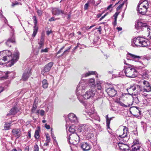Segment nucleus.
Masks as SVG:
<instances>
[{
  "label": "nucleus",
  "instance_id": "obj_1",
  "mask_svg": "<svg viewBox=\"0 0 151 151\" xmlns=\"http://www.w3.org/2000/svg\"><path fill=\"white\" fill-rule=\"evenodd\" d=\"M12 53L9 51H6L0 52V58L8 63V65L11 66L18 60L19 58V52L16 51L13 54V56H11Z\"/></svg>",
  "mask_w": 151,
  "mask_h": 151
},
{
  "label": "nucleus",
  "instance_id": "obj_2",
  "mask_svg": "<svg viewBox=\"0 0 151 151\" xmlns=\"http://www.w3.org/2000/svg\"><path fill=\"white\" fill-rule=\"evenodd\" d=\"M150 44L148 40L144 37H135L132 40L131 45L133 47H145Z\"/></svg>",
  "mask_w": 151,
  "mask_h": 151
},
{
  "label": "nucleus",
  "instance_id": "obj_3",
  "mask_svg": "<svg viewBox=\"0 0 151 151\" xmlns=\"http://www.w3.org/2000/svg\"><path fill=\"white\" fill-rule=\"evenodd\" d=\"M86 84L84 82H80L78 85L76 90V93L80 101L82 103H84L83 99L80 97H83V93L85 92L86 89Z\"/></svg>",
  "mask_w": 151,
  "mask_h": 151
},
{
  "label": "nucleus",
  "instance_id": "obj_4",
  "mask_svg": "<svg viewBox=\"0 0 151 151\" xmlns=\"http://www.w3.org/2000/svg\"><path fill=\"white\" fill-rule=\"evenodd\" d=\"M141 58L140 56L129 53H128L127 55V60H132L137 62L135 67L138 69H142L145 68L142 61L139 60V59Z\"/></svg>",
  "mask_w": 151,
  "mask_h": 151
},
{
  "label": "nucleus",
  "instance_id": "obj_5",
  "mask_svg": "<svg viewBox=\"0 0 151 151\" xmlns=\"http://www.w3.org/2000/svg\"><path fill=\"white\" fill-rule=\"evenodd\" d=\"M123 72L128 77L134 78L137 75V71L133 68L132 65L125 66Z\"/></svg>",
  "mask_w": 151,
  "mask_h": 151
},
{
  "label": "nucleus",
  "instance_id": "obj_6",
  "mask_svg": "<svg viewBox=\"0 0 151 151\" xmlns=\"http://www.w3.org/2000/svg\"><path fill=\"white\" fill-rule=\"evenodd\" d=\"M128 130V128L126 126L122 127L118 130L116 135L118 137V138L121 142L126 141L124 139L127 137Z\"/></svg>",
  "mask_w": 151,
  "mask_h": 151
},
{
  "label": "nucleus",
  "instance_id": "obj_7",
  "mask_svg": "<svg viewBox=\"0 0 151 151\" xmlns=\"http://www.w3.org/2000/svg\"><path fill=\"white\" fill-rule=\"evenodd\" d=\"M149 5V3L147 1H144L141 3L139 2L137 7V10L140 14H145L147 12Z\"/></svg>",
  "mask_w": 151,
  "mask_h": 151
},
{
  "label": "nucleus",
  "instance_id": "obj_8",
  "mask_svg": "<svg viewBox=\"0 0 151 151\" xmlns=\"http://www.w3.org/2000/svg\"><path fill=\"white\" fill-rule=\"evenodd\" d=\"M66 126L67 128L70 124L69 122L73 123H77L78 122V119L76 115L73 113L69 114L68 118L66 119Z\"/></svg>",
  "mask_w": 151,
  "mask_h": 151
},
{
  "label": "nucleus",
  "instance_id": "obj_9",
  "mask_svg": "<svg viewBox=\"0 0 151 151\" xmlns=\"http://www.w3.org/2000/svg\"><path fill=\"white\" fill-rule=\"evenodd\" d=\"M68 142L74 145L78 144L79 142L80 137L78 134H70L69 137L68 138Z\"/></svg>",
  "mask_w": 151,
  "mask_h": 151
},
{
  "label": "nucleus",
  "instance_id": "obj_10",
  "mask_svg": "<svg viewBox=\"0 0 151 151\" xmlns=\"http://www.w3.org/2000/svg\"><path fill=\"white\" fill-rule=\"evenodd\" d=\"M96 92V88H91L86 92L83 95V97L85 99H88L93 97Z\"/></svg>",
  "mask_w": 151,
  "mask_h": 151
},
{
  "label": "nucleus",
  "instance_id": "obj_11",
  "mask_svg": "<svg viewBox=\"0 0 151 151\" xmlns=\"http://www.w3.org/2000/svg\"><path fill=\"white\" fill-rule=\"evenodd\" d=\"M88 114L91 118L99 122L100 121V117L97 115L96 113L94 112L93 108H92L91 111H89Z\"/></svg>",
  "mask_w": 151,
  "mask_h": 151
},
{
  "label": "nucleus",
  "instance_id": "obj_12",
  "mask_svg": "<svg viewBox=\"0 0 151 151\" xmlns=\"http://www.w3.org/2000/svg\"><path fill=\"white\" fill-rule=\"evenodd\" d=\"M31 74V69L29 68H26L22 76V79L24 81L27 80Z\"/></svg>",
  "mask_w": 151,
  "mask_h": 151
},
{
  "label": "nucleus",
  "instance_id": "obj_13",
  "mask_svg": "<svg viewBox=\"0 0 151 151\" xmlns=\"http://www.w3.org/2000/svg\"><path fill=\"white\" fill-rule=\"evenodd\" d=\"M32 19H33L34 23V24L35 26L34 27L33 32L32 34V37H35L38 31V27L37 26V17L35 16L33 17Z\"/></svg>",
  "mask_w": 151,
  "mask_h": 151
},
{
  "label": "nucleus",
  "instance_id": "obj_14",
  "mask_svg": "<svg viewBox=\"0 0 151 151\" xmlns=\"http://www.w3.org/2000/svg\"><path fill=\"white\" fill-rule=\"evenodd\" d=\"M106 91L108 95L111 97L114 96L117 93V91L114 87H110L106 89Z\"/></svg>",
  "mask_w": 151,
  "mask_h": 151
},
{
  "label": "nucleus",
  "instance_id": "obj_15",
  "mask_svg": "<svg viewBox=\"0 0 151 151\" xmlns=\"http://www.w3.org/2000/svg\"><path fill=\"white\" fill-rule=\"evenodd\" d=\"M52 14L55 15H58L61 14H66V13L64 11L57 8H53L52 10Z\"/></svg>",
  "mask_w": 151,
  "mask_h": 151
},
{
  "label": "nucleus",
  "instance_id": "obj_16",
  "mask_svg": "<svg viewBox=\"0 0 151 151\" xmlns=\"http://www.w3.org/2000/svg\"><path fill=\"white\" fill-rule=\"evenodd\" d=\"M12 132L13 136L16 137V139H18L22 135L20 129H12Z\"/></svg>",
  "mask_w": 151,
  "mask_h": 151
},
{
  "label": "nucleus",
  "instance_id": "obj_17",
  "mask_svg": "<svg viewBox=\"0 0 151 151\" xmlns=\"http://www.w3.org/2000/svg\"><path fill=\"white\" fill-rule=\"evenodd\" d=\"M129 111L131 114L134 116L137 115L138 113H139V114H140V111L136 107H131L129 109Z\"/></svg>",
  "mask_w": 151,
  "mask_h": 151
},
{
  "label": "nucleus",
  "instance_id": "obj_18",
  "mask_svg": "<svg viewBox=\"0 0 151 151\" xmlns=\"http://www.w3.org/2000/svg\"><path fill=\"white\" fill-rule=\"evenodd\" d=\"M151 91V86L144 87L142 88V95L143 96L146 97L147 96V94L146 93L148 92Z\"/></svg>",
  "mask_w": 151,
  "mask_h": 151
},
{
  "label": "nucleus",
  "instance_id": "obj_19",
  "mask_svg": "<svg viewBox=\"0 0 151 151\" xmlns=\"http://www.w3.org/2000/svg\"><path fill=\"white\" fill-rule=\"evenodd\" d=\"M15 42V37L14 35L12 34V36L9 38L7 40L6 42V45L9 47H10L12 45V44Z\"/></svg>",
  "mask_w": 151,
  "mask_h": 151
},
{
  "label": "nucleus",
  "instance_id": "obj_20",
  "mask_svg": "<svg viewBox=\"0 0 151 151\" xmlns=\"http://www.w3.org/2000/svg\"><path fill=\"white\" fill-rule=\"evenodd\" d=\"M150 57L149 56H144L142 58V60L141 61L142 62L145 67L147 66L149 63L148 61L150 60Z\"/></svg>",
  "mask_w": 151,
  "mask_h": 151
},
{
  "label": "nucleus",
  "instance_id": "obj_21",
  "mask_svg": "<svg viewBox=\"0 0 151 151\" xmlns=\"http://www.w3.org/2000/svg\"><path fill=\"white\" fill-rule=\"evenodd\" d=\"M134 84L132 86H131L129 88H127V90L128 93V94L130 95H133L134 93H136L135 88Z\"/></svg>",
  "mask_w": 151,
  "mask_h": 151
},
{
  "label": "nucleus",
  "instance_id": "obj_22",
  "mask_svg": "<svg viewBox=\"0 0 151 151\" xmlns=\"http://www.w3.org/2000/svg\"><path fill=\"white\" fill-rule=\"evenodd\" d=\"M81 147L83 150L84 151L88 150L91 149L90 145L86 142L83 143L81 145Z\"/></svg>",
  "mask_w": 151,
  "mask_h": 151
},
{
  "label": "nucleus",
  "instance_id": "obj_23",
  "mask_svg": "<svg viewBox=\"0 0 151 151\" xmlns=\"http://www.w3.org/2000/svg\"><path fill=\"white\" fill-rule=\"evenodd\" d=\"M86 124H81L78 126V132H79L83 133L86 132Z\"/></svg>",
  "mask_w": 151,
  "mask_h": 151
},
{
  "label": "nucleus",
  "instance_id": "obj_24",
  "mask_svg": "<svg viewBox=\"0 0 151 151\" xmlns=\"http://www.w3.org/2000/svg\"><path fill=\"white\" fill-rule=\"evenodd\" d=\"M53 64V63L51 62L46 65L44 67V71L47 72L49 71Z\"/></svg>",
  "mask_w": 151,
  "mask_h": 151
},
{
  "label": "nucleus",
  "instance_id": "obj_25",
  "mask_svg": "<svg viewBox=\"0 0 151 151\" xmlns=\"http://www.w3.org/2000/svg\"><path fill=\"white\" fill-rule=\"evenodd\" d=\"M136 26L138 27V29L141 28L142 27H148V25L147 24L140 21H138L137 24H136Z\"/></svg>",
  "mask_w": 151,
  "mask_h": 151
},
{
  "label": "nucleus",
  "instance_id": "obj_26",
  "mask_svg": "<svg viewBox=\"0 0 151 151\" xmlns=\"http://www.w3.org/2000/svg\"><path fill=\"white\" fill-rule=\"evenodd\" d=\"M88 83L89 85L91 86V88H96V86L95 85V80L94 78H91L89 79Z\"/></svg>",
  "mask_w": 151,
  "mask_h": 151
},
{
  "label": "nucleus",
  "instance_id": "obj_27",
  "mask_svg": "<svg viewBox=\"0 0 151 151\" xmlns=\"http://www.w3.org/2000/svg\"><path fill=\"white\" fill-rule=\"evenodd\" d=\"M19 111V110L17 108L15 107H14L11 109L9 113L7 114V115H14Z\"/></svg>",
  "mask_w": 151,
  "mask_h": 151
},
{
  "label": "nucleus",
  "instance_id": "obj_28",
  "mask_svg": "<svg viewBox=\"0 0 151 151\" xmlns=\"http://www.w3.org/2000/svg\"><path fill=\"white\" fill-rule=\"evenodd\" d=\"M134 87H135L136 93H139L142 95V88L139 85L137 84H134Z\"/></svg>",
  "mask_w": 151,
  "mask_h": 151
},
{
  "label": "nucleus",
  "instance_id": "obj_29",
  "mask_svg": "<svg viewBox=\"0 0 151 151\" xmlns=\"http://www.w3.org/2000/svg\"><path fill=\"white\" fill-rule=\"evenodd\" d=\"M132 151H141V148H143L140 146L132 145L131 147Z\"/></svg>",
  "mask_w": 151,
  "mask_h": 151
},
{
  "label": "nucleus",
  "instance_id": "obj_30",
  "mask_svg": "<svg viewBox=\"0 0 151 151\" xmlns=\"http://www.w3.org/2000/svg\"><path fill=\"white\" fill-rule=\"evenodd\" d=\"M38 44L39 45V49L42 48L44 45V37L42 36L41 37L40 41L38 42Z\"/></svg>",
  "mask_w": 151,
  "mask_h": 151
},
{
  "label": "nucleus",
  "instance_id": "obj_31",
  "mask_svg": "<svg viewBox=\"0 0 151 151\" xmlns=\"http://www.w3.org/2000/svg\"><path fill=\"white\" fill-rule=\"evenodd\" d=\"M118 146L119 148V149L123 150L124 151H125L126 149V147H128V146L126 145L125 144H123L122 143H120L119 142L118 144Z\"/></svg>",
  "mask_w": 151,
  "mask_h": 151
},
{
  "label": "nucleus",
  "instance_id": "obj_32",
  "mask_svg": "<svg viewBox=\"0 0 151 151\" xmlns=\"http://www.w3.org/2000/svg\"><path fill=\"white\" fill-rule=\"evenodd\" d=\"M101 2V0H98L95 4V1L94 0H89L88 3L89 4H91L95 6H97Z\"/></svg>",
  "mask_w": 151,
  "mask_h": 151
},
{
  "label": "nucleus",
  "instance_id": "obj_33",
  "mask_svg": "<svg viewBox=\"0 0 151 151\" xmlns=\"http://www.w3.org/2000/svg\"><path fill=\"white\" fill-rule=\"evenodd\" d=\"M86 132H92L94 130V128L89 124L86 125Z\"/></svg>",
  "mask_w": 151,
  "mask_h": 151
},
{
  "label": "nucleus",
  "instance_id": "obj_34",
  "mask_svg": "<svg viewBox=\"0 0 151 151\" xmlns=\"http://www.w3.org/2000/svg\"><path fill=\"white\" fill-rule=\"evenodd\" d=\"M96 73V72L95 71H88L84 74H83L82 76L83 77H87L90 75L95 74Z\"/></svg>",
  "mask_w": 151,
  "mask_h": 151
},
{
  "label": "nucleus",
  "instance_id": "obj_35",
  "mask_svg": "<svg viewBox=\"0 0 151 151\" xmlns=\"http://www.w3.org/2000/svg\"><path fill=\"white\" fill-rule=\"evenodd\" d=\"M142 76L145 78H148L149 76V71L146 70H144L143 71Z\"/></svg>",
  "mask_w": 151,
  "mask_h": 151
},
{
  "label": "nucleus",
  "instance_id": "obj_36",
  "mask_svg": "<svg viewBox=\"0 0 151 151\" xmlns=\"http://www.w3.org/2000/svg\"><path fill=\"white\" fill-rule=\"evenodd\" d=\"M42 84L43 88H47L48 84L46 80H43L42 81Z\"/></svg>",
  "mask_w": 151,
  "mask_h": 151
},
{
  "label": "nucleus",
  "instance_id": "obj_37",
  "mask_svg": "<svg viewBox=\"0 0 151 151\" xmlns=\"http://www.w3.org/2000/svg\"><path fill=\"white\" fill-rule=\"evenodd\" d=\"M75 127L74 125H72L69 127V131L70 133L74 134V132L75 131Z\"/></svg>",
  "mask_w": 151,
  "mask_h": 151
},
{
  "label": "nucleus",
  "instance_id": "obj_38",
  "mask_svg": "<svg viewBox=\"0 0 151 151\" xmlns=\"http://www.w3.org/2000/svg\"><path fill=\"white\" fill-rule=\"evenodd\" d=\"M87 137L93 140L95 139V137L94 136L93 134L91 133H89L87 134Z\"/></svg>",
  "mask_w": 151,
  "mask_h": 151
},
{
  "label": "nucleus",
  "instance_id": "obj_39",
  "mask_svg": "<svg viewBox=\"0 0 151 151\" xmlns=\"http://www.w3.org/2000/svg\"><path fill=\"white\" fill-rule=\"evenodd\" d=\"M133 144L132 145L142 146L141 144L139 143L137 139H135L133 141Z\"/></svg>",
  "mask_w": 151,
  "mask_h": 151
},
{
  "label": "nucleus",
  "instance_id": "obj_40",
  "mask_svg": "<svg viewBox=\"0 0 151 151\" xmlns=\"http://www.w3.org/2000/svg\"><path fill=\"white\" fill-rule=\"evenodd\" d=\"M39 131H40L38 130H36L35 131L34 137L36 139H38L40 137Z\"/></svg>",
  "mask_w": 151,
  "mask_h": 151
},
{
  "label": "nucleus",
  "instance_id": "obj_41",
  "mask_svg": "<svg viewBox=\"0 0 151 151\" xmlns=\"http://www.w3.org/2000/svg\"><path fill=\"white\" fill-rule=\"evenodd\" d=\"M10 124L9 123H6L4 126V129L5 130H7L9 129L10 127Z\"/></svg>",
  "mask_w": 151,
  "mask_h": 151
},
{
  "label": "nucleus",
  "instance_id": "obj_42",
  "mask_svg": "<svg viewBox=\"0 0 151 151\" xmlns=\"http://www.w3.org/2000/svg\"><path fill=\"white\" fill-rule=\"evenodd\" d=\"M71 48V46L69 47L68 49L66 50L65 51H64L63 53L61 55V56H63L64 55H66L68 54L69 52V50Z\"/></svg>",
  "mask_w": 151,
  "mask_h": 151
},
{
  "label": "nucleus",
  "instance_id": "obj_43",
  "mask_svg": "<svg viewBox=\"0 0 151 151\" xmlns=\"http://www.w3.org/2000/svg\"><path fill=\"white\" fill-rule=\"evenodd\" d=\"M9 72H7L6 73V76H1V74H2V72L1 71H0V77L2 78L3 79H6L7 78V77H8V76H7V75L9 73Z\"/></svg>",
  "mask_w": 151,
  "mask_h": 151
},
{
  "label": "nucleus",
  "instance_id": "obj_44",
  "mask_svg": "<svg viewBox=\"0 0 151 151\" xmlns=\"http://www.w3.org/2000/svg\"><path fill=\"white\" fill-rule=\"evenodd\" d=\"M35 101L34 102V104L33 105L32 108V109L31 111L32 112H34V111L37 108V106L35 104Z\"/></svg>",
  "mask_w": 151,
  "mask_h": 151
},
{
  "label": "nucleus",
  "instance_id": "obj_45",
  "mask_svg": "<svg viewBox=\"0 0 151 151\" xmlns=\"http://www.w3.org/2000/svg\"><path fill=\"white\" fill-rule=\"evenodd\" d=\"M119 104L120 106L125 107H129L130 106L129 104L125 105L121 102H119Z\"/></svg>",
  "mask_w": 151,
  "mask_h": 151
},
{
  "label": "nucleus",
  "instance_id": "obj_46",
  "mask_svg": "<svg viewBox=\"0 0 151 151\" xmlns=\"http://www.w3.org/2000/svg\"><path fill=\"white\" fill-rule=\"evenodd\" d=\"M94 126L96 129H99V130H102V128L100 125L98 124L94 123Z\"/></svg>",
  "mask_w": 151,
  "mask_h": 151
},
{
  "label": "nucleus",
  "instance_id": "obj_47",
  "mask_svg": "<svg viewBox=\"0 0 151 151\" xmlns=\"http://www.w3.org/2000/svg\"><path fill=\"white\" fill-rule=\"evenodd\" d=\"M143 84L145 85L144 87H148V86H150L149 85V82L146 81L144 80L143 81Z\"/></svg>",
  "mask_w": 151,
  "mask_h": 151
},
{
  "label": "nucleus",
  "instance_id": "obj_48",
  "mask_svg": "<svg viewBox=\"0 0 151 151\" xmlns=\"http://www.w3.org/2000/svg\"><path fill=\"white\" fill-rule=\"evenodd\" d=\"M36 9L39 16H40L42 14V11L41 10H39L37 8H36Z\"/></svg>",
  "mask_w": 151,
  "mask_h": 151
},
{
  "label": "nucleus",
  "instance_id": "obj_49",
  "mask_svg": "<svg viewBox=\"0 0 151 151\" xmlns=\"http://www.w3.org/2000/svg\"><path fill=\"white\" fill-rule=\"evenodd\" d=\"M19 4H20V5H22V4L21 3L18 2L17 1H15L14 3H12V7L16 5H18Z\"/></svg>",
  "mask_w": 151,
  "mask_h": 151
},
{
  "label": "nucleus",
  "instance_id": "obj_50",
  "mask_svg": "<svg viewBox=\"0 0 151 151\" xmlns=\"http://www.w3.org/2000/svg\"><path fill=\"white\" fill-rule=\"evenodd\" d=\"M49 49L48 48H45V49H42L41 50V52L42 53V52H47L48 51V49Z\"/></svg>",
  "mask_w": 151,
  "mask_h": 151
},
{
  "label": "nucleus",
  "instance_id": "obj_51",
  "mask_svg": "<svg viewBox=\"0 0 151 151\" xmlns=\"http://www.w3.org/2000/svg\"><path fill=\"white\" fill-rule=\"evenodd\" d=\"M39 147L37 144H35L34 146V151H39Z\"/></svg>",
  "mask_w": 151,
  "mask_h": 151
},
{
  "label": "nucleus",
  "instance_id": "obj_52",
  "mask_svg": "<svg viewBox=\"0 0 151 151\" xmlns=\"http://www.w3.org/2000/svg\"><path fill=\"white\" fill-rule=\"evenodd\" d=\"M124 4L123 3L120 4L117 8L116 10L118 11L120 10L121 8H122L123 6L124 5Z\"/></svg>",
  "mask_w": 151,
  "mask_h": 151
},
{
  "label": "nucleus",
  "instance_id": "obj_53",
  "mask_svg": "<svg viewBox=\"0 0 151 151\" xmlns=\"http://www.w3.org/2000/svg\"><path fill=\"white\" fill-rule=\"evenodd\" d=\"M46 137V141H48L50 142V136L48 134H45Z\"/></svg>",
  "mask_w": 151,
  "mask_h": 151
},
{
  "label": "nucleus",
  "instance_id": "obj_54",
  "mask_svg": "<svg viewBox=\"0 0 151 151\" xmlns=\"http://www.w3.org/2000/svg\"><path fill=\"white\" fill-rule=\"evenodd\" d=\"M89 4L88 2L85 4L84 7V9H85L86 10L88 9Z\"/></svg>",
  "mask_w": 151,
  "mask_h": 151
},
{
  "label": "nucleus",
  "instance_id": "obj_55",
  "mask_svg": "<svg viewBox=\"0 0 151 151\" xmlns=\"http://www.w3.org/2000/svg\"><path fill=\"white\" fill-rule=\"evenodd\" d=\"M118 13L117 12H116L115 14L114 15V17L115 21L116 22V19L117 16L118 15Z\"/></svg>",
  "mask_w": 151,
  "mask_h": 151
},
{
  "label": "nucleus",
  "instance_id": "obj_56",
  "mask_svg": "<svg viewBox=\"0 0 151 151\" xmlns=\"http://www.w3.org/2000/svg\"><path fill=\"white\" fill-rule=\"evenodd\" d=\"M40 114L42 116H43L45 114V111L42 110H40Z\"/></svg>",
  "mask_w": 151,
  "mask_h": 151
},
{
  "label": "nucleus",
  "instance_id": "obj_57",
  "mask_svg": "<svg viewBox=\"0 0 151 151\" xmlns=\"http://www.w3.org/2000/svg\"><path fill=\"white\" fill-rule=\"evenodd\" d=\"M65 46H63L60 50L57 52V54H60L61 53V52L62 51V50H63V49L64 48Z\"/></svg>",
  "mask_w": 151,
  "mask_h": 151
},
{
  "label": "nucleus",
  "instance_id": "obj_58",
  "mask_svg": "<svg viewBox=\"0 0 151 151\" xmlns=\"http://www.w3.org/2000/svg\"><path fill=\"white\" fill-rule=\"evenodd\" d=\"M110 121L109 119L106 120V125L108 128H109Z\"/></svg>",
  "mask_w": 151,
  "mask_h": 151
},
{
  "label": "nucleus",
  "instance_id": "obj_59",
  "mask_svg": "<svg viewBox=\"0 0 151 151\" xmlns=\"http://www.w3.org/2000/svg\"><path fill=\"white\" fill-rule=\"evenodd\" d=\"M45 127L47 129H49L50 128V126L49 125H48L47 124H45Z\"/></svg>",
  "mask_w": 151,
  "mask_h": 151
},
{
  "label": "nucleus",
  "instance_id": "obj_60",
  "mask_svg": "<svg viewBox=\"0 0 151 151\" xmlns=\"http://www.w3.org/2000/svg\"><path fill=\"white\" fill-rule=\"evenodd\" d=\"M56 20V19H54V17H52L49 19V21L50 22H52V21H55Z\"/></svg>",
  "mask_w": 151,
  "mask_h": 151
},
{
  "label": "nucleus",
  "instance_id": "obj_61",
  "mask_svg": "<svg viewBox=\"0 0 151 151\" xmlns=\"http://www.w3.org/2000/svg\"><path fill=\"white\" fill-rule=\"evenodd\" d=\"M51 136H52V138L53 139L55 140L56 139V137L54 136V134L52 132H51Z\"/></svg>",
  "mask_w": 151,
  "mask_h": 151
},
{
  "label": "nucleus",
  "instance_id": "obj_62",
  "mask_svg": "<svg viewBox=\"0 0 151 151\" xmlns=\"http://www.w3.org/2000/svg\"><path fill=\"white\" fill-rule=\"evenodd\" d=\"M112 4H110L109 5L107 8L106 10H109L110 9L112 8Z\"/></svg>",
  "mask_w": 151,
  "mask_h": 151
},
{
  "label": "nucleus",
  "instance_id": "obj_63",
  "mask_svg": "<svg viewBox=\"0 0 151 151\" xmlns=\"http://www.w3.org/2000/svg\"><path fill=\"white\" fill-rule=\"evenodd\" d=\"M52 32V30H50V31H48L46 32V34L47 35H49Z\"/></svg>",
  "mask_w": 151,
  "mask_h": 151
},
{
  "label": "nucleus",
  "instance_id": "obj_64",
  "mask_svg": "<svg viewBox=\"0 0 151 151\" xmlns=\"http://www.w3.org/2000/svg\"><path fill=\"white\" fill-rule=\"evenodd\" d=\"M28 137H29V138L30 139L31 138V132L29 130L28 132Z\"/></svg>",
  "mask_w": 151,
  "mask_h": 151
}]
</instances>
